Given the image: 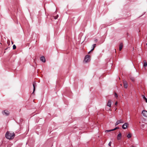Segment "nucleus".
Listing matches in <instances>:
<instances>
[{
    "label": "nucleus",
    "mask_w": 147,
    "mask_h": 147,
    "mask_svg": "<svg viewBox=\"0 0 147 147\" xmlns=\"http://www.w3.org/2000/svg\"><path fill=\"white\" fill-rule=\"evenodd\" d=\"M109 111H111V109H109Z\"/></svg>",
    "instance_id": "bb28decb"
},
{
    "label": "nucleus",
    "mask_w": 147,
    "mask_h": 147,
    "mask_svg": "<svg viewBox=\"0 0 147 147\" xmlns=\"http://www.w3.org/2000/svg\"><path fill=\"white\" fill-rule=\"evenodd\" d=\"M33 92L32 93V94H34V92L35 90V87L36 86V83L35 82H34L33 83Z\"/></svg>",
    "instance_id": "0eeeda50"
},
{
    "label": "nucleus",
    "mask_w": 147,
    "mask_h": 147,
    "mask_svg": "<svg viewBox=\"0 0 147 147\" xmlns=\"http://www.w3.org/2000/svg\"><path fill=\"white\" fill-rule=\"evenodd\" d=\"M142 96L143 98L145 100L146 102L147 103V98L144 95H142Z\"/></svg>",
    "instance_id": "4468645a"
},
{
    "label": "nucleus",
    "mask_w": 147,
    "mask_h": 147,
    "mask_svg": "<svg viewBox=\"0 0 147 147\" xmlns=\"http://www.w3.org/2000/svg\"><path fill=\"white\" fill-rule=\"evenodd\" d=\"M96 45V44H94L92 45V49L91 50V51H93L94 50L95 47Z\"/></svg>",
    "instance_id": "dca6fc26"
},
{
    "label": "nucleus",
    "mask_w": 147,
    "mask_h": 147,
    "mask_svg": "<svg viewBox=\"0 0 147 147\" xmlns=\"http://www.w3.org/2000/svg\"><path fill=\"white\" fill-rule=\"evenodd\" d=\"M124 122L123 120L122 119H121L117 121L115 123V125L116 126L120 123H123Z\"/></svg>",
    "instance_id": "20e7f679"
},
{
    "label": "nucleus",
    "mask_w": 147,
    "mask_h": 147,
    "mask_svg": "<svg viewBox=\"0 0 147 147\" xmlns=\"http://www.w3.org/2000/svg\"><path fill=\"white\" fill-rule=\"evenodd\" d=\"M130 79L131 80L132 82H134V81H135V79H134V77H133L132 76H130Z\"/></svg>",
    "instance_id": "ddd939ff"
},
{
    "label": "nucleus",
    "mask_w": 147,
    "mask_h": 147,
    "mask_svg": "<svg viewBox=\"0 0 147 147\" xmlns=\"http://www.w3.org/2000/svg\"><path fill=\"white\" fill-rule=\"evenodd\" d=\"M115 97H118L117 94L116 93H115Z\"/></svg>",
    "instance_id": "4be33fe9"
},
{
    "label": "nucleus",
    "mask_w": 147,
    "mask_h": 147,
    "mask_svg": "<svg viewBox=\"0 0 147 147\" xmlns=\"http://www.w3.org/2000/svg\"><path fill=\"white\" fill-rule=\"evenodd\" d=\"M119 128V127H116L115 128L112 129L113 130V131H114V130H115L117 129H118Z\"/></svg>",
    "instance_id": "6ab92c4d"
},
{
    "label": "nucleus",
    "mask_w": 147,
    "mask_h": 147,
    "mask_svg": "<svg viewBox=\"0 0 147 147\" xmlns=\"http://www.w3.org/2000/svg\"><path fill=\"white\" fill-rule=\"evenodd\" d=\"M123 83L124 88H127L128 85L127 82L125 81H124Z\"/></svg>",
    "instance_id": "6e6552de"
},
{
    "label": "nucleus",
    "mask_w": 147,
    "mask_h": 147,
    "mask_svg": "<svg viewBox=\"0 0 147 147\" xmlns=\"http://www.w3.org/2000/svg\"><path fill=\"white\" fill-rule=\"evenodd\" d=\"M131 137V134H129L127 136V137L128 138H130Z\"/></svg>",
    "instance_id": "f3484780"
},
{
    "label": "nucleus",
    "mask_w": 147,
    "mask_h": 147,
    "mask_svg": "<svg viewBox=\"0 0 147 147\" xmlns=\"http://www.w3.org/2000/svg\"><path fill=\"white\" fill-rule=\"evenodd\" d=\"M107 105L110 107H111V101L110 100H108Z\"/></svg>",
    "instance_id": "9d476101"
},
{
    "label": "nucleus",
    "mask_w": 147,
    "mask_h": 147,
    "mask_svg": "<svg viewBox=\"0 0 147 147\" xmlns=\"http://www.w3.org/2000/svg\"><path fill=\"white\" fill-rule=\"evenodd\" d=\"M123 45L122 43H121L119 45V50L121 51L122 49Z\"/></svg>",
    "instance_id": "f8f14e48"
},
{
    "label": "nucleus",
    "mask_w": 147,
    "mask_h": 147,
    "mask_svg": "<svg viewBox=\"0 0 147 147\" xmlns=\"http://www.w3.org/2000/svg\"><path fill=\"white\" fill-rule=\"evenodd\" d=\"M128 125V124L127 123H125L122 125V128L124 129H125L127 128Z\"/></svg>",
    "instance_id": "39448f33"
},
{
    "label": "nucleus",
    "mask_w": 147,
    "mask_h": 147,
    "mask_svg": "<svg viewBox=\"0 0 147 147\" xmlns=\"http://www.w3.org/2000/svg\"><path fill=\"white\" fill-rule=\"evenodd\" d=\"M15 136V134L14 132L7 131L5 135L6 138L9 140L13 139Z\"/></svg>",
    "instance_id": "f257e3e1"
},
{
    "label": "nucleus",
    "mask_w": 147,
    "mask_h": 147,
    "mask_svg": "<svg viewBox=\"0 0 147 147\" xmlns=\"http://www.w3.org/2000/svg\"><path fill=\"white\" fill-rule=\"evenodd\" d=\"M121 133L118 134L117 136V139L118 140H120L121 139Z\"/></svg>",
    "instance_id": "1a4fd4ad"
},
{
    "label": "nucleus",
    "mask_w": 147,
    "mask_h": 147,
    "mask_svg": "<svg viewBox=\"0 0 147 147\" xmlns=\"http://www.w3.org/2000/svg\"><path fill=\"white\" fill-rule=\"evenodd\" d=\"M114 50H115V52H116V51L115 49H114Z\"/></svg>",
    "instance_id": "c756f323"
},
{
    "label": "nucleus",
    "mask_w": 147,
    "mask_h": 147,
    "mask_svg": "<svg viewBox=\"0 0 147 147\" xmlns=\"http://www.w3.org/2000/svg\"><path fill=\"white\" fill-rule=\"evenodd\" d=\"M111 142H110L109 143V145L110 146H111Z\"/></svg>",
    "instance_id": "5701e85b"
},
{
    "label": "nucleus",
    "mask_w": 147,
    "mask_h": 147,
    "mask_svg": "<svg viewBox=\"0 0 147 147\" xmlns=\"http://www.w3.org/2000/svg\"><path fill=\"white\" fill-rule=\"evenodd\" d=\"M146 45H147V43H146Z\"/></svg>",
    "instance_id": "7c9ffc66"
},
{
    "label": "nucleus",
    "mask_w": 147,
    "mask_h": 147,
    "mask_svg": "<svg viewBox=\"0 0 147 147\" xmlns=\"http://www.w3.org/2000/svg\"><path fill=\"white\" fill-rule=\"evenodd\" d=\"M113 131L112 129L110 130H107L105 131V132H109L111 131Z\"/></svg>",
    "instance_id": "a211bd4d"
},
{
    "label": "nucleus",
    "mask_w": 147,
    "mask_h": 147,
    "mask_svg": "<svg viewBox=\"0 0 147 147\" xmlns=\"http://www.w3.org/2000/svg\"><path fill=\"white\" fill-rule=\"evenodd\" d=\"M94 40L95 42H96L97 41V40L96 39H95Z\"/></svg>",
    "instance_id": "393cba45"
},
{
    "label": "nucleus",
    "mask_w": 147,
    "mask_h": 147,
    "mask_svg": "<svg viewBox=\"0 0 147 147\" xmlns=\"http://www.w3.org/2000/svg\"><path fill=\"white\" fill-rule=\"evenodd\" d=\"M90 57L89 55H86L84 58V61L86 63L89 62L90 60Z\"/></svg>",
    "instance_id": "f03ea898"
},
{
    "label": "nucleus",
    "mask_w": 147,
    "mask_h": 147,
    "mask_svg": "<svg viewBox=\"0 0 147 147\" xmlns=\"http://www.w3.org/2000/svg\"><path fill=\"white\" fill-rule=\"evenodd\" d=\"M91 51H91V50H90V51H89L88 52V54H89V53H90V52Z\"/></svg>",
    "instance_id": "a878e982"
},
{
    "label": "nucleus",
    "mask_w": 147,
    "mask_h": 147,
    "mask_svg": "<svg viewBox=\"0 0 147 147\" xmlns=\"http://www.w3.org/2000/svg\"><path fill=\"white\" fill-rule=\"evenodd\" d=\"M58 17V15H57L55 17H54V18L55 19H56Z\"/></svg>",
    "instance_id": "412c9836"
},
{
    "label": "nucleus",
    "mask_w": 147,
    "mask_h": 147,
    "mask_svg": "<svg viewBox=\"0 0 147 147\" xmlns=\"http://www.w3.org/2000/svg\"><path fill=\"white\" fill-rule=\"evenodd\" d=\"M117 102H115V105H117Z\"/></svg>",
    "instance_id": "b1692460"
},
{
    "label": "nucleus",
    "mask_w": 147,
    "mask_h": 147,
    "mask_svg": "<svg viewBox=\"0 0 147 147\" xmlns=\"http://www.w3.org/2000/svg\"><path fill=\"white\" fill-rule=\"evenodd\" d=\"M147 66V63L145 61H144V66L146 67Z\"/></svg>",
    "instance_id": "2eb2a0df"
},
{
    "label": "nucleus",
    "mask_w": 147,
    "mask_h": 147,
    "mask_svg": "<svg viewBox=\"0 0 147 147\" xmlns=\"http://www.w3.org/2000/svg\"><path fill=\"white\" fill-rule=\"evenodd\" d=\"M2 113L3 115L6 116L9 115V112L6 110L3 111H2Z\"/></svg>",
    "instance_id": "7ed1b4c3"
},
{
    "label": "nucleus",
    "mask_w": 147,
    "mask_h": 147,
    "mask_svg": "<svg viewBox=\"0 0 147 147\" xmlns=\"http://www.w3.org/2000/svg\"><path fill=\"white\" fill-rule=\"evenodd\" d=\"M11 43H12V44H13V42H11Z\"/></svg>",
    "instance_id": "c85d7f7f"
},
{
    "label": "nucleus",
    "mask_w": 147,
    "mask_h": 147,
    "mask_svg": "<svg viewBox=\"0 0 147 147\" xmlns=\"http://www.w3.org/2000/svg\"><path fill=\"white\" fill-rule=\"evenodd\" d=\"M142 114L144 116L147 117V111L144 110L142 111Z\"/></svg>",
    "instance_id": "423d86ee"
},
{
    "label": "nucleus",
    "mask_w": 147,
    "mask_h": 147,
    "mask_svg": "<svg viewBox=\"0 0 147 147\" xmlns=\"http://www.w3.org/2000/svg\"><path fill=\"white\" fill-rule=\"evenodd\" d=\"M40 60L43 62H45V58L43 56H42L40 58Z\"/></svg>",
    "instance_id": "9b49d317"
},
{
    "label": "nucleus",
    "mask_w": 147,
    "mask_h": 147,
    "mask_svg": "<svg viewBox=\"0 0 147 147\" xmlns=\"http://www.w3.org/2000/svg\"><path fill=\"white\" fill-rule=\"evenodd\" d=\"M120 86H122V84H120Z\"/></svg>",
    "instance_id": "cd10ccee"
},
{
    "label": "nucleus",
    "mask_w": 147,
    "mask_h": 147,
    "mask_svg": "<svg viewBox=\"0 0 147 147\" xmlns=\"http://www.w3.org/2000/svg\"><path fill=\"white\" fill-rule=\"evenodd\" d=\"M13 49H15L16 48V46L15 45H13Z\"/></svg>",
    "instance_id": "aec40b11"
}]
</instances>
